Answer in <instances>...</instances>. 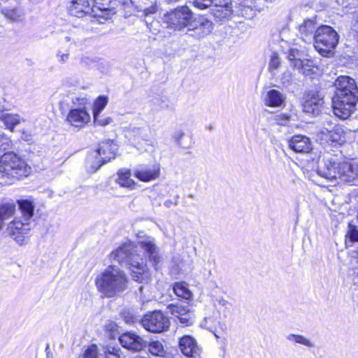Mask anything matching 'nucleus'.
<instances>
[{"label":"nucleus","instance_id":"obj_1","mask_svg":"<svg viewBox=\"0 0 358 358\" xmlns=\"http://www.w3.org/2000/svg\"><path fill=\"white\" fill-rule=\"evenodd\" d=\"M110 258L122 265L129 266L133 280L141 283L147 282L149 279L147 260L156 270L162 262L156 240L149 236L140 238L137 244L131 241L123 243L111 252Z\"/></svg>","mask_w":358,"mask_h":358},{"label":"nucleus","instance_id":"obj_2","mask_svg":"<svg viewBox=\"0 0 358 358\" xmlns=\"http://www.w3.org/2000/svg\"><path fill=\"white\" fill-rule=\"evenodd\" d=\"M336 90L332 98L333 110L340 119H348L358 101V87L355 80L348 76H340L334 83Z\"/></svg>","mask_w":358,"mask_h":358},{"label":"nucleus","instance_id":"obj_3","mask_svg":"<svg viewBox=\"0 0 358 358\" xmlns=\"http://www.w3.org/2000/svg\"><path fill=\"white\" fill-rule=\"evenodd\" d=\"M128 284L126 273L116 266H108L95 280L97 290L106 298L119 296L128 288Z\"/></svg>","mask_w":358,"mask_h":358},{"label":"nucleus","instance_id":"obj_4","mask_svg":"<svg viewBox=\"0 0 358 358\" xmlns=\"http://www.w3.org/2000/svg\"><path fill=\"white\" fill-rule=\"evenodd\" d=\"M30 170L25 161L13 152H5L0 157V173L3 177L20 179L27 176Z\"/></svg>","mask_w":358,"mask_h":358},{"label":"nucleus","instance_id":"obj_5","mask_svg":"<svg viewBox=\"0 0 358 358\" xmlns=\"http://www.w3.org/2000/svg\"><path fill=\"white\" fill-rule=\"evenodd\" d=\"M194 16L187 6H180L166 13L162 17V22L166 28L173 31H181L193 26Z\"/></svg>","mask_w":358,"mask_h":358},{"label":"nucleus","instance_id":"obj_6","mask_svg":"<svg viewBox=\"0 0 358 358\" xmlns=\"http://www.w3.org/2000/svg\"><path fill=\"white\" fill-rule=\"evenodd\" d=\"M339 41L338 33L330 26L321 25L314 35V46L322 56L329 57Z\"/></svg>","mask_w":358,"mask_h":358},{"label":"nucleus","instance_id":"obj_7","mask_svg":"<svg viewBox=\"0 0 358 358\" xmlns=\"http://www.w3.org/2000/svg\"><path fill=\"white\" fill-rule=\"evenodd\" d=\"M117 145L112 141L102 142L99 148L91 152L87 157L86 166L89 173L96 172L103 164L115 159Z\"/></svg>","mask_w":358,"mask_h":358},{"label":"nucleus","instance_id":"obj_8","mask_svg":"<svg viewBox=\"0 0 358 358\" xmlns=\"http://www.w3.org/2000/svg\"><path fill=\"white\" fill-rule=\"evenodd\" d=\"M72 108L66 117V122L78 129L84 128L91 120L90 113L87 110L88 100L85 97H76L73 99Z\"/></svg>","mask_w":358,"mask_h":358},{"label":"nucleus","instance_id":"obj_9","mask_svg":"<svg viewBox=\"0 0 358 358\" xmlns=\"http://www.w3.org/2000/svg\"><path fill=\"white\" fill-rule=\"evenodd\" d=\"M141 322L146 330L153 333L166 331L170 326L169 318L162 312L157 310L145 315Z\"/></svg>","mask_w":358,"mask_h":358},{"label":"nucleus","instance_id":"obj_10","mask_svg":"<svg viewBox=\"0 0 358 358\" xmlns=\"http://www.w3.org/2000/svg\"><path fill=\"white\" fill-rule=\"evenodd\" d=\"M30 229V222L24 220L21 217H15L8 224L6 233L19 245H22L26 242V238L28 236Z\"/></svg>","mask_w":358,"mask_h":358},{"label":"nucleus","instance_id":"obj_11","mask_svg":"<svg viewBox=\"0 0 358 358\" xmlns=\"http://www.w3.org/2000/svg\"><path fill=\"white\" fill-rule=\"evenodd\" d=\"M324 96L317 90H311L306 92L303 103V110L313 115H318L324 105Z\"/></svg>","mask_w":358,"mask_h":358},{"label":"nucleus","instance_id":"obj_12","mask_svg":"<svg viewBox=\"0 0 358 358\" xmlns=\"http://www.w3.org/2000/svg\"><path fill=\"white\" fill-rule=\"evenodd\" d=\"M321 141L329 143L342 144L345 141L343 129L338 124L327 122L326 127L322 128L318 134Z\"/></svg>","mask_w":358,"mask_h":358},{"label":"nucleus","instance_id":"obj_13","mask_svg":"<svg viewBox=\"0 0 358 358\" xmlns=\"http://www.w3.org/2000/svg\"><path fill=\"white\" fill-rule=\"evenodd\" d=\"M119 341L124 348L133 352L141 351L148 345L144 338L131 331L122 334L119 338Z\"/></svg>","mask_w":358,"mask_h":358},{"label":"nucleus","instance_id":"obj_14","mask_svg":"<svg viewBox=\"0 0 358 358\" xmlns=\"http://www.w3.org/2000/svg\"><path fill=\"white\" fill-rule=\"evenodd\" d=\"M338 178L341 182L352 185L358 183V164L348 162H340Z\"/></svg>","mask_w":358,"mask_h":358},{"label":"nucleus","instance_id":"obj_15","mask_svg":"<svg viewBox=\"0 0 358 358\" xmlns=\"http://www.w3.org/2000/svg\"><path fill=\"white\" fill-rule=\"evenodd\" d=\"M169 313L178 320L183 326H190L194 322V314L188 306H182L179 303L169 304L167 306Z\"/></svg>","mask_w":358,"mask_h":358},{"label":"nucleus","instance_id":"obj_16","mask_svg":"<svg viewBox=\"0 0 358 358\" xmlns=\"http://www.w3.org/2000/svg\"><path fill=\"white\" fill-rule=\"evenodd\" d=\"M209 7L211 14L219 20L229 18L233 13L231 0H211Z\"/></svg>","mask_w":358,"mask_h":358},{"label":"nucleus","instance_id":"obj_17","mask_svg":"<svg viewBox=\"0 0 358 358\" xmlns=\"http://www.w3.org/2000/svg\"><path fill=\"white\" fill-rule=\"evenodd\" d=\"M340 162H336L332 159L323 160L318 166L317 174L328 180H336L338 178Z\"/></svg>","mask_w":358,"mask_h":358},{"label":"nucleus","instance_id":"obj_18","mask_svg":"<svg viewBox=\"0 0 358 358\" xmlns=\"http://www.w3.org/2000/svg\"><path fill=\"white\" fill-rule=\"evenodd\" d=\"M179 348L184 355L189 357L197 358L201 353V349L196 341L189 335L183 336L180 339Z\"/></svg>","mask_w":358,"mask_h":358},{"label":"nucleus","instance_id":"obj_19","mask_svg":"<svg viewBox=\"0 0 358 358\" xmlns=\"http://www.w3.org/2000/svg\"><path fill=\"white\" fill-rule=\"evenodd\" d=\"M289 147L295 152L308 153L312 150L310 138L303 135H294L289 140Z\"/></svg>","mask_w":358,"mask_h":358},{"label":"nucleus","instance_id":"obj_20","mask_svg":"<svg viewBox=\"0 0 358 358\" xmlns=\"http://www.w3.org/2000/svg\"><path fill=\"white\" fill-rule=\"evenodd\" d=\"M90 3L88 0H72L69 6L71 15L83 17L91 12Z\"/></svg>","mask_w":358,"mask_h":358},{"label":"nucleus","instance_id":"obj_21","mask_svg":"<svg viewBox=\"0 0 358 358\" xmlns=\"http://www.w3.org/2000/svg\"><path fill=\"white\" fill-rule=\"evenodd\" d=\"M259 0H244L241 4L240 13L246 19H252L256 16L262 8L259 3Z\"/></svg>","mask_w":358,"mask_h":358},{"label":"nucleus","instance_id":"obj_22","mask_svg":"<svg viewBox=\"0 0 358 358\" xmlns=\"http://www.w3.org/2000/svg\"><path fill=\"white\" fill-rule=\"evenodd\" d=\"M317 29V26L315 20L306 19L299 25V31L301 38L306 42H309L312 38L314 39Z\"/></svg>","mask_w":358,"mask_h":358},{"label":"nucleus","instance_id":"obj_23","mask_svg":"<svg viewBox=\"0 0 358 358\" xmlns=\"http://www.w3.org/2000/svg\"><path fill=\"white\" fill-rule=\"evenodd\" d=\"M134 174L138 180L143 182H148L159 177V169L140 166L134 170Z\"/></svg>","mask_w":358,"mask_h":358},{"label":"nucleus","instance_id":"obj_24","mask_svg":"<svg viewBox=\"0 0 358 358\" xmlns=\"http://www.w3.org/2000/svg\"><path fill=\"white\" fill-rule=\"evenodd\" d=\"M0 120L4 124L6 129L13 131L15 127L20 124L22 122H24L25 120L20 117V115L15 113H9L2 112L0 113Z\"/></svg>","mask_w":358,"mask_h":358},{"label":"nucleus","instance_id":"obj_25","mask_svg":"<svg viewBox=\"0 0 358 358\" xmlns=\"http://www.w3.org/2000/svg\"><path fill=\"white\" fill-rule=\"evenodd\" d=\"M293 66L299 70L303 75L306 76L315 73L317 69L314 61L308 59L298 60L293 64Z\"/></svg>","mask_w":358,"mask_h":358},{"label":"nucleus","instance_id":"obj_26","mask_svg":"<svg viewBox=\"0 0 358 358\" xmlns=\"http://www.w3.org/2000/svg\"><path fill=\"white\" fill-rule=\"evenodd\" d=\"M17 203L22 215V219L31 222L35 208L33 202L27 199H20L17 200Z\"/></svg>","mask_w":358,"mask_h":358},{"label":"nucleus","instance_id":"obj_27","mask_svg":"<svg viewBox=\"0 0 358 358\" xmlns=\"http://www.w3.org/2000/svg\"><path fill=\"white\" fill-rule=\"evenodd\" d=\"M284 101L285 96L280 92L276 90H271L266 93L265 104L270 107H278L282 106Z\"/></svg>","mask_w":358,"mask_h":358},{"label":"nucleus","instance_id":"obj_28","mask_svg":"<svg viewBox=\"0 0 358 358\" xmlns=\"http://www.w3.org/2000/svg\"><path fill=\"white\" fill-rule=\"evenodd\" d=\"M175 294L183 299L191 300L193 297L192 292L185 282H176L173 287Z\"/></svg>","mask_w":358,"mask_h":358},{"label":"nucleus","instance_id":"obj_29","mask_svg":"<svg viewBox=\"0 0 358 358\" xmlns=\"http://www.w3.org/2000/svg\"><path fill=\"white\" fill-rule=\"evenodd\" d=\"M118 177L117 178V183L122 186L128 188H133L134 186V182L131 178L130 170L126 169H122L118 171Z\"/></svg>","mask_w":358,"mask_h":358},{"label":"nucleus","instance_id":"obj_30","mask_svg":"<svg viewBox=\"0 0 358 358\" xmlns=\"http://www.w3.org/2000/svg\"><path fill=\"white\" fill-rule=\"evenodd\" d=\"M1 13L7 18L12 21L17 22L21 21L23 17V13L17 8H11L5 7L1 9Z\"/></svg>","mask_w":358,"mask_h":358},{"label":"nucleus","instance_id":"obj_31","mask_svg":"<svg viewBox=\"0 0 358 358\" xmlns=\"http://www.w3.org/2000/svg\"><path fill=\"white\" fill-rule=\"evenodd\" d=\"M13 148V142L11 139L5 134H0V155L5 152H10Z\"/></svg>","mask_w":358,"mask_h":358},{"label":"nucleus","instance_id":"obj_32","mask_svg":"<svg viewBox=\"0 0 358 358\" xmlns=\"http://www.w3.org/2000/svg\"><path fill=\"white\" fill-rule=\"evenodd\" d=\"M148 350L150 354L155 356H162L164 352V346L159 341L150 343L148 345Z\"/></svg>","mask_w":358,"mask_h":358},{"label":"nucleus","instance_id":"obj_33","mask_svg":"<svg viewBox=\"0 0 358 358\" xmlns=\"http://www.w3.org/2000/svg\"><path fill=\"white\" fill-rule=\"evenodd\" d=\"M108 103L106 96H99L94 103L93 115H100Z\"/></svg>","mask_w":358,"mask_h":358},{"label":"nucleus","instance_id":"obj_34","mask_svg":"<svg viewBox=\"0 0 358 358\" xmlns=\"http://www.w3.org/2000/svg\"><path fill=\"white\" fill-rule=\"evenodd\" d=\"M203 29L202 37L210 34L213 29V23L211 21L206 18H202L199 22V27H196V29Z\"/></svg>","mask_w":358,"mask_h":358},{"label":"nucleus","instance_id":"obj_35","mask_svg":"<svg viewBox=\"0 0 358 358\" xmlns=\"http://www.w3.org/2000/svg\"><path fill=\"white\" fill-rule=\"evenodd\" d=\"M94 123L96 126L105 127L113 122V119L108 116H101L100 115H93Z\"/></svg>","mask_w":358,"mask_h":358},{"label":"nucleus","instance_id":"obj_36","mask_svg":"<svg viewBox=\"0 0 358 358\" xmlns=\"http://www.w3.org/2000/svg\"><path fill=\"white\" fill-rule=\"evenodd\" d=\"M157 105L164 110H173V105L167 96H161L156 99Z\"/></svg>","mask_w":358,"mask_h":358},{"label":"nucleus","instance_id":"obj_37","mask_svg":"<svg viewBox=\"0 0 358 358\" xmlns=\"http://www.w3.org/2000/svg\"><path fill=\"white\" fill-rule=\"evenodd\" d=\"M287 58L292 62V65L298 60H303L301 57V53L297 49H290L287 53Z\"/></svg>","mask_w":358,"mask_h":358},{"label":"nucleus","instance_id":"obj_38","mask_svg":"<svg viewBox=\"0 0 358 358\" xmlns=\"http://www.w3.org/2000/svg\"><path fill=\"white\" fill-rule=\"evenodd\" d=\"M97 347L92 345L85 351L83 358H97Z\"/></svg>","mask_w":358,"mask_h":358},{"label":"nucleus","instance_id":"obj_39","mask_svg":"<svg viewBox=\"0 0 358 358\" xmlns=\"http://www.w3.org/2000/svg\"><path fill=\"white\" fill-rule=\"evenodd\" d=\"M275 123L278 125L285 126L290 121V116L287 114H279L275 116Z\"/></svg>","mask_w":358,"mask_h":358},{"label":"nucleus","instance_id":"obj_40","mask_svg":"<svg viewBox=\"0 0 358 358\" xmlns=\"http://www.w3.org/2000/svg\"><path fill=\"white\" fill-rule=\"evenodd\" d=\"M280 64V59L276 53H273L271 56L269 63V70L272 72L276 70Z\"/></svg>","mask_w":358,"mask_h":358},{"label":"nucleus","instance_id":"obj_41","mask_svg":"<svg viewBox=\"0 0 358 358\" xmlns=\"http://www.w3.org/2000/svg\"><path fill=\"white\" fill-rule=\"evenodd\" d=\"M211 0H193L192 4L194 7L203 10L207 8H209L210 6Z\"/></svg>","mask_w":358,"mask_h":358},{"label":"nucleus","instance_id":"obj_42","mask_svg":"<svg viewBox=\"0 0 358 358\" xmlns=\"http://www.w3.org/2000/svg\"><path fill=\"white\" fill-rule=\"evenodd\" d=\"M123 318L125 322L128 324L135 323L138 321V318L129 311L124 313Z\"/></svg>","mask_w":358,"mask_h":358},{"label":"nucleus","instance_id":"obj_43","mask_svg":"<svg viewBox=\"0 0 358 358\" xmlns=\"http://www.w3.org/2000/svg\"><path fill=\"white\" fill-rule=\"evenodd\" d=\"M296 343H299V344H301V345H305V346L309 347V348L314 347L313 343H312L309 339H308L305 336H303L302 335H299V334L298 336V338L296 340Z\"/></svg>","mask_w":358,"mask_h":358},{"label":"nucleus","instance_id":"obj_44","mask_svg":"<svg viewBox=\"0 0 358 358\" xmlns=\"http://www.w3.org/2000/svg\"><path fill=\"white\" fill-rule=\"evenodd\" d=\"M349 236L352 241H358V229L355 226L350 225Z\"/></svg>","mask_w":358,"mask_h":358},{"label":"nucleus","instance_id":"obj_45","mask_svg":"<svg viewBox=\"0 0 358 358\" xmlns=\"http://www.w3.org/2000/svg\"><path fill=\"white\" fill-rule=\"evenodd\" d=\"M352 29L358 32V10L352 13Z\"/></svg>","mask_w":358,"mask_h":358},{"label":"nucleus","instance_id":"obj_46","mask_svg":"<svg viewBox=\"0 0 358 358\" xmlns=\"http://www.w3.org/2000/svg\"><path fill=\"white\" fill-rule=\"evenodd\" d=\"M57 57L59 58V62L60 63L64 64L69 60V52L64 53L61 51H58L57 53Z\"/></svg>","mask_w":358,"mask_h":358},{"label":"nucleus","instance_id":"obj_47","mask_svg":"<svg viewBox=\"0 0 358 358\" xmlns=\"http://www.w3.org/2000/svg\"><path fill=\"white\" fill-rule=\"evenodd\" d=\"M292 79L293 76L289 71L284 73L281 78L283 84H289L292 80Z\"/></svg>","mask_w":358,"mask_h":358},{"label":"nucleus","instance_id":"obj_48","mask_svg":"<svg viewBox=\"0 0 358 358\" xmlns=\"http://www.w3.org/2000/svg\"><path fill=\"white\" fill-rule=\"evenodd\" d=\"M105 358H121L118 350L113 349V351H107L105 354Z\"/></svg>","mask_w":358,"mask_h":358},{"label":"nucleus","instance_id":"obj_49","mask_svg":"<svg viewBox=\"0 0 358 358\" xmlns=\"http://www.w3.org/2000/svg\"><path fill=\"white\" fill-rule=\"evenodd\" d=\"M141 10L143 12V14L145 16H148L150 14H153L156 12V8L155 6H151L148 8H141Z\"/></svg>","mask_w":358,"mask_h":358},{"label":"nucleus","instance_id":"obj_50","mask_svg":"<svg viewBox=\"0 0 358 358\" xmlns=\"http://www.w3.org/2000/svg\"><path fill=\"white\" fill-rule=\"evenodd\" d=\"M177 204H178L177 199H176L174 200L168 199V200H166L164 203V206H166V208H171L172 206H176Z\"/></svg>","mask_w":358,"mask_h":358},{"label":"nucleus","instance_id":"obj_51","mask_svg":"<svg viewBox=\"0 0 358 358\" xmlns=\"http://www.w3.org/2000/svg\"><path fill=\"white\" fill-rule=\"evenodd\" d=\"M217 304L222 306V307H224L226 308H228L229 306H230V303L227 301L226 299H224V298H220L217 300Z\"/></svg>","mask_w":358,"mask_h":358},{"label":"nucleus","instance_id":"obj_52","mask_svg":"<svg viewBox=\"0 0 358 358\" xmlns=\"http://www.w3.org/2000/svg\"><path fill=\"white\" fill-rule=\"evenodd\" d=\"M298 336H299V334H290L287 335V339L289 341H292L296 343V340L298 338Z\"/></svg>","mask_w":358,"mask_h":358},{"label":"nucleus","instance_id":"obj_53","mask_svg":"<svg viewBox=\"0 0 358 358\" xmlns=\"http://www.w3.org/2000/svg\"><path fill=\"white\" fill-rule=\"evenodd\" d=\"M64 40L66 43L73 41L74 43H76L78 38L75 36H66Z\"/></svg>","mask_w":358,"mask_h":358},{"label":"nucleus","instance_id":"obj_54","mask_svg":"<svg viewBox=\"0 0 358 358\" xmlns=\"http://www.w3.org/2000/svg\"><path fill=\"white\" fill-rule=\"evenodd\" d=\"M304 173L306 174V176L308 177L310 180H311L313 182H316L315 180L313 178V176L309 175L308 173H306V172H304Z\"/></svg>","mask_w":358,"mask_h":358},{"label":"nucleus","instance_id":"obj_55","mask_svg":"<svg viewBox=\"0 0 358 358\" xmlns=\"http://www.w3.org/2000/svg\"><path fill=\"white\" fill-rule=\"evenodd\" d=\"M23 134L24 135V136L23 137V138L25 140V141H29V135L25 134L24 132H23Z\"/></svg>","mask_w":358,"mask_h":358},{"label":"nucleus","instance_id":"obj_56","mask_svg":"<svg viewBox=\"0 0 358 358\" xmlns=\"http://www.w3.org/2000/svg\"><path fill=\"white\" fill-rule=\"evenodd\" d=\"M180 0H166V1H168L169 3H176V2H178Z\"/></svg>","mask_w":358,"mask_h":358},{"label":"nucleus","instance_id":"obj_57","mask_svg":"<svg viewBox=\"0 0 358 358\" xmlns=\"http://www.w3.org/2000/svg\"><path fill=\"white\" fill-rule=\"evenodd\" d=\"M85 59H86V58H83V59H82V62H85V63H87V62H85Z\"/></svg>","mask_w":358,"mask_h":358},{"label":"nucleus","instance_id":"obj_58","mask_svg":"<svg viewBox=\"0 0 358 358\" xmlns=\"http://www.w3.org/2000/svg\"><path fill=\"white\" fill-rule=\"evenodd\" d=\"M95 1H96V2L98 3H99L101 0H95Z\"/></svg>","mask_w":358,"mask_h":358},{"label":"nucleus","instance_id":"obj_59","mask_svg":"<svg viewBox=\"0 0 358 358\" xmlns=\"http://www.w3.org/2000/svg\"><path fill=\"white\" fill-rule=\"evenodd\" d=\"M135 129H136V130H138V131H139V130H140V129H139V128H135Z\"/></svg>","mask_w":358,"mask_h":358}]
</instances>
